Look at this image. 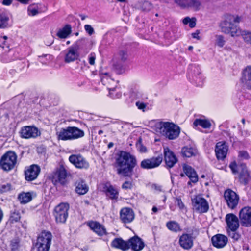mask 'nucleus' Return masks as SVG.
Returning <instances> with one entry per match:
<instances>
[{
	"instance_id": "nucleus-1",
	"label": "nucleus",
	"mask_w": 251,
	"mask_h": 251,
	"mask_svg": "<svg viewBox=\"0 0 251 251\" xmlns=\"http://www.w3.org/2000/svg\"><path fill=\"white\" fill-rule=\"evenodd\" d=\"M241 19V17L237 15H226L225 20L220 24L222 31L232 37L241 36L246 44L251 45V31L242 30L236 25Z\"/></svg>"
},
{
	"instance_id": "nucleus-63",
	"label": "nucleus",
	"mask_w": 251,
	"mask_h": 251,
	"mask_svg": "<svg viewBox=\"0 0 251 251\" xmlns=\"http://www.w3.org/2000/svg\"><path fill=\"white\" fill-rule=\"evenodd\" d=\"M47 56H48L49 57V59H50V57H51L50 55H48V54H43L42 56H39L38 57L39 58H42V57H47Z\"/></svg>"
},
{
	"instance_id": "nucleus-60",
	"label": "nucleus",
	"mask_w": 251,
	"mask_h": 251,
	"mask_svg": "<svg viewBox=\"0 0 251 251\" xmlns=\"http://www.w3.org/2000/svg\"><path fill=\"white\" fill-rule=\"evenodd\" d=\"M20 3L23 4H28L31 0H16Z\"/></svg>"
},
{
	"instance_id": "nucleus-3",
	"label": "nucleus",
	"mask_w": 251,
	"mask_h": 251,
	"mask_svg": "<svg viewBox=\"0 0 251 251\" xmlns=\"http://www.w3.org/2000/svg\"><path fill=\"white\" fill-rule=\"evenodd\" d=\"M154 127L157 133L160 134L169 140L177 138L180 132V129L178 126L170 122L157 123Z\"/></svg>"
},
{
	"instance_id": "nucleus-21",
	"label": "nucleus",
	"mask_w": 251,
	"mask_h": 251,
	"mask_svg": "<svg viewBox=\"0 0 251 251\" xmlns=\"http://www.w3.org/2000/svg\"><path fill=\"white\" fill-rule=\"evenodd\" d=\"M87 226L99 236L106 234V230L104 226L97 221H89L87 223Z\"/></svg>"
},
{
	"instance_id": "nucleus-45",
	"label": "nucleus",
	"mask_w": 251,
	"mask_h": 251,
	"mask_svg": "<svg viewBox=\"0 0 251 251\" xmlns=\"http://www.w3.org/2000/svg\"><path fill=\"white\" fill-rule=\"evenodd\" d=\"M11 188V185L10 183H5L0 185V191L1 193L6 192Z\"/></svg>"
},
{
	"instance_id": "nucleus-5",
	"label": "nucleus",
	"mask_w": 251,
	"mask_h": 251,
	"mask_svg": "<svg viewBox=\"0 0 251 251\" xmlns=\"http://www.w3.org/2000/svg\"><path fill=\"white\" fill-rule=\"evenodd\" d=\"M17 155L12 151L5 153L0 160V166L1 168L6 171L14 168L17 162Z\"/></svg>"
},
{
	"instance_id": "nucleus-58",
	"label": "nucleus",
	"mask_w": 251,
	"mask_h": 251,
	"mask_svg": "<svg viewBox=\"0 0 251 251\" xmlns=\"http://www.w3.org/2000/svg\"><path fill=\"white\" fill-rule=\"evenodd\" d=\"M191 19L189 17H185V18L183 19V23L184 25H187L188 24V23L190 22V20Z\"/></svg>"
},
{
	"instance_id": "nucleus-49",
	"label": "nucleus",
	"mask_w": 251,
	"mask_h": 251,
	"mask_svg": "<svg viewBox=\"0 0 251 251\" xmlns=\"http://www.w3.org/2000/svg\"><path fill=\"white\" fill-rule=\"evenodd\" d=\"M239 157L243 159H248L250 158V156L248 153L245 151H241L239 152Z\"/></svg>"
},
{
	"instance_id": "nucleus-9",
	"label": "nucleus",
	"mask_w": 251,
	"mask_h": 251,
	"mask_svg": "<svg viewBox=\"0 0 251 251\" xmlns=\"http://www.w3.org/2000/svg\"><path fill=\"white\" fill-rule=\"evenodd\" d=\"M192 201L194 209L197 212L205 213L209 209V204L207 201L200 195L192 199Z\"/></svg>"
},
{
	"instance_id": "nucleus-55",
	"label": "nucleus",
	"mask_w": 251,
	"mask_h": 251,
	"mask_svg": "<svg viewBox=\"0 0 251 251\" xmlns=\"http://www.w3.org/2000/svg\"><path fill=\"white\" fill-rule=\"evenodd\" d=\"M196 19L195 18H192L190 20V22L188 23L190 27L193 28L196 26Z\"/></svg>"
},
{
	"instance_id": "nucleus-54",
	"label": "nucleus",
	"mask_w": 251,
	"mask_h": 251,
	"mask_svg": "<svg viewBox=\"0 0 251 251\" xmlns=\"http://www.w3.org/2000/svg\"><path fill=\"white\" fill-rule=\"evenodd\" d=\"M95 55L91 53L89 56V63L90 65H93L95 64Z\"/></svg>"
},
{
	"instance_id": "nucleus-26",
	"label": "nucleus",
	"mask_w": 251,
	"mask_h": 251,
	"mask_svg": "<svg viewBox=\"0 0 251 251\" xmlns=\"http://www.w3.org/2000/svg\"><path fill=\"white\" fill-rule=\"evenodd\" d=\"M67 176L66 171L63 167H60L55 173L53 179L55 182H58L64 184L66 181Z\"/></svg>"
},
{
	"instance_id": "nucleus-11",
	"label": "nucleus",
	"mask_w": 251,
	"mask_h": 251,
	"mask_svg": "<svg viewBox=\"0 0 251 251\" xmlns=\"http://www.w3.org/2000/svg\"><path fill=\"white\" fill-rule=\"evenodd\" d=\"M20 134L22 138H35L40 135V132L35 126H28L22 127Z\"/></svg>"
},
{
	"instance_id": "nucleus-16",
	"label": "nucleus",
	"mask_w": 251,
	"mask_h": 251,
	"mask_svg": "<svg viewBox=\"0 0 251 251\" xmlns=\"http://www.w3.org/2000/svg\"><path fill=\"white\" fill-rule=\"evenodd\" d=\"M162 157L161 156L144 159L141 163V167L146 169L156 168L160 165L162 162Z\"/></svg>"
},
{
	"instance_id": "nucleus-51",
	"label": "nucleus",
	"mask_w": 251,
	"mask_h": 251,
	"mask_svg": "<svg viewBox=\"0 0 251 251\" xmlns=\"http://www.w3.org/2000/svg\"><path fill=\"white\" fill-rule=\"evenodd\" d=\"M151 187L154 190L155 193L163 192L162 186L160 185L154 184L152 185Z\"/></svg>"
},
{
	"instance_id": "nucleus-4",
	"label": "nucleus",
	"mask_w": 251,
	"mask_h": 251,
	"mask_svg": "<svg viewBox=\"0 0 251 251\" xmlns=\"http://www.w3.org/2000/svg\"><path fill=\"white\" fill-rule=\"evenodd\" d=\"M200 234V230L196 227L188 229L186 233H183L179 238V244L185 250L191 249L194 245V241Z\"/></svg>"
},
{
	"instance_id": "nucleus-25",
	"label": "nucleus",
	"mask_w": 251,
	"mask_h": 251,
	"mask_svg": "<svg viewBox=\"0 0 251 251\" xmlns=\"http://www.w3.org/2000/svg\"><path fill=\"white\" fill-rule=\"evenodd\" d=\"M183 170L186 175L193 183H196L198 180V176L195 170L190 166L184 164Z\"/></svg>"
},
{
	"instance_id": "nucleus-43",
	"label": "nucleus",
	"mask_w": 251,
	"mask_h": 251,
	"mask_svg": "<svg viewBox=\"0 0 251 251\" xmlns=\"http://www.w3.org/2000/svg\"><path fill=\"white\" fill-rule=\"evenodd\" d=\"M236 231L237 230H227L228 236L236 241L238 240L240 237V234L238 233Z\"/></svg>"
},
{
	"instance_id": "nucleus-42",
	"label": "nucleus",
	"mask_w": 251,
	"mask_h": 251,
	"mask_svg": "<svg viewBox=\"0 0 251 251\" xmlns=\"http://www.w3.org/2000/svg\"><path fill=\"white\" fill-rule=\"evenodd\" d=\"M115 89V87H109L108 90L109 91V95L113 99L120 98L122 96V93L118 92L115 94L114 91Z\"/></svg>"
},
{
	"instance_id": "nucleus-29",
	"label": "nucleus",
	"mask_w": 251,
	"mask_h": 251,
	"mask_svg": "<svg viewBox=\"0 0 251 251\" xmlns=\"http://www.w3.org/2000/svg\"><path fill=\"white\" fill-rule=\"evenodd\" d=\"M71 140L83 137L84 136L83 130L75 126H69Z\"/></svg>"
},
{
	"instance_id": "nucleus-40",
	"label": "nucleus",
	"mask_w": 251,
	"mask_h": 251,
	"mask_svg": "<svg viewBox=\"0 0 251 251\" xmlns=\"http://www.w3.org/2000/svg\"><path fill=\"white\" fill-rule=\"evenodd\" d=\"M21 218L20 213L18 211H14L11 213L9 218V222L11 223L18 222Z\"/></svg>"
},
{
	"instance_id": "nucleus-39",
	"label": "nucleus",
	"mask_w": 251,
	"mask_h": 251,
	"mask_svg": "<svg viewBox=\"0 0 251 251\" xmlns=\"http://www.w3.org/2000/svg\"><path fill=\"white\" fill-rule=\"evenodd\" d=\"M249 178V174L248 172L246 169H243L242 172L240 173L239 180L240 182L244 184H246Z\"/></svg>"
},
{
	"instance_id": "nucleus-50",
	"label": "nucleus",
	"mask_w": 251,
	"mask_h": 251,
	"mask_svg": "<svg viewBox=\"0 0 251 251\" xmlns=\"http://www.w3.org/2000/svg\"><path fill=\"white\" fill-rule=\"evenodd\" d=\"M132 187V183L131 181H126L122 186V188L124 189H131Z\"/></svg>"
},
{
	"instance_id": "nucleus-28",
	"label": "nucleus",
	"mask_w": 251,
	"mask_h": 251,
	"mask_svg": "<svg viewBox=\"0 0 251 251\" xmlns=\"http://www.w3.org/2000/svg\"><path fill=\"white\" fill-rule=\"evenodd\" d=\"M101 81L104 85L107 86L108 89L109 87H116L117 82L112 79L107 73L102 75Z\"/></svg>"
},
{
	"instance_id": "nucleus-24",
	"label": "nucleus",
	"mask_w": 251,
	"mask_h": 251,
	"mask_svg": "<svg viewBox=\"0 0 251 251\" xmlns=\"http://www.w3.org/2000/svg\"><path fill=\"white\" fill-rule=\"evenodd\" d=\"M130 248L134 251H140L144 247V243L138 236H134L128 240Z\"/></svg>"
},
{
	"instance_id": "nucleus-15",
	"label": "nucleus",
	"mask_w": 251,
	"mask_h": 251,
	"mask_svg": "<svg viewBox=\"0 0 251 251\" xmlns=\"http://www.w3.org/2000/svg\"><path fill=\"white\" fill-rule=\"evenodd\" d=\"M228 147L225 141L218 142L215 146V151L218 160H224L227 154Z\"/></svg>"
},
{
	"instance_id": "nucleus-56",
	"label": "nucleus",
	"mask_w": 251,
	"mask_h": 251,
	"mask_svg": "<svg viewBox=\"0 0 251 251\" xmlns=\"http://www.w3.org/2000/svg\"><path fill=\"white\" fill-rule=\"evenodd\" d=\"M230 168H231L233 173H236L237 172V171L236 170V165L235 164H231L230 165Z\"/></svg>"
},
{
	"instance_id": "nucleus-20",
	"label": "nucleus",
	"mask_w": 251,
	"mask_h": 251,
	"mask_svg": "<svg viewBox=\"0 0 251 251\" xmlns=\"http://www.w3.org/2000/svg\"><path fill=\"white\" fill-rule=\"evenodd\" d=\"M164 160L168 168L173 167L177 162V159L174 153L169 148L164 149Z\"/></svg>"
},
{
	"instance_id": "nucleus-53",
	"label": "nucleus",
	"mask_w": 251,
	"mask_h": 251,
	"mask_svg": "<svg viewBox=\"0 0 251 251\" xmlns=\"http://www.w3.org/2000/svg\"><path fill=\"white\" fill-rule=\"evenodd\" d=\"M136 105L138 108L140 110L144 111V109L146 107V104L143 102H140V101H137L136 102Z\"/></svg>"
},
{
	"instance_id": "nucleus-61",
	"label": "nucleus",
	"mask_w": 251,
	"mask_h": 251,
	"mask_svg": "<svg viewBox=\"0 0 251 251\" xmlns=\"http://www.w3.org/2000/svg\"><path fill=\"white\" fill-rule=\"evenodd\" d=\"M177 203H178V205H179V206L180 208H182L184 207V204H183V202H182V201H181V200L177 199Z\"/></svg>"
},
{
	"instance_id": "nucleus-18",
	"label": "nucleus",
	"mask_w": 251,
	"mask_h": 251,
	"mask_svg": "<svg viewBox=\"0 0 251 251\" xmlns=\"http://www.w3.org/2000/svg\"><path fill=\"white\" fill-rule=\"evenodd\" d=\"M226 222L227 225V230H237L239 227L238 217L232 213L227 214L226 216Z\"/></svg>"
},
{
	"instance_id": "nucleus-23",
	"label": "nucleus",
	"mask_w": 251,
	"mask_h": 251,
	"mask_svg": "<svg viewBox=\"0 0 251 251\" xmlns=\"http://www.w3.org/2000/svg\"><path fill=\"white\" fill-rule=\"evenodd\" d=\"M211 240L213 245L217 248L224 247L228 241L227 238L222 234L214 235L212 237Z\"/></svg>"
},
{
	"instance_id": "nucleus-44",
	"label": "nucleus",
	"mask_w": 251,
	"mask_h": 251,
	"mask_svg": "<svg viewBox=\"0 0 251 251\" xmlns=\"http://www.w3.org/2000/svg\"><path fill=\"white\" fill-rule=\"evenodd\" d=\"M216 44L220 47H223L225 44V40L222 35H216Z\"/></svg>"
},
{
	"instance_id": "nucleus-31",
	"label": "nucleus",
	"mask_w": 251,
	"mask_h": 251,
	"mask_svg": "<svg viewBox=\"0 0 251 251\" xmlns=\"http://www.w3.org/2000/svg\"><path fill=\"white\" fill-rule=\"evenodd\" d=\"M75 191L79 195H84L88 191V187L83 180H78L76 182Z\"/></svg>"
},
{
	"instance_id": "nucleus-52",
	"label": "nucleus",
	"mask_w": 251,
	"mask_h": 251,
	"mask_svg": "<svg viewBox=\"0 0 251 251\" xmlns=\"http://www.w3.org/2000/svg\"><path fill=\"white\" fill-rule=\"evenodd\" d=\"M28 14L31 16H35L38 13V11L35 8H32L29 6L28 8Z\"/></svg>"
},
{
	"instance_id": "nucleus-38",
	"label": "nucleus",
	"mask_w": 251,
	"mask_h": 251,
	"mask_svg": "<svg viewBox=\"0 0 251 251\" xmlns=\"http://www.w3.org/2000/svg\"><path fill=\"white\" fill-rule=\"evenodd\" d=\"M9 17L4 12H0V28H5L8 26Z\"/></svg>"
},
{
	"instance_id": "nucleus-30",
	"label": "nucleus",
	"mask_w": 251,
	"mask_h": 251,
	"mask_svg": "<svg viewBox=\"0 0 251 251\" xmlns=\"http://www.w3.org/2000/svg\"><path fill=\"white\" fill-rule=\"evenodd\" d=\"M57 139L63 141L71 140L69 126L61 128L56 133Z\"/></svg>"
},
{
	"instance_id": "nucleus-14",
	"label": "nucleus",
	"mask_w": 251,
	"mask_h": 251,
	"mask_svg": "<svg viewBox=\"0 0 251 251\" xmlns=\"http://www.w3.org/2000/svg\"><path fill=\"white\" fill-rule=\"evenodd\" d=\"M70 162L79 169H87L89 167L88 161L80 154H73L69 158Z\"/></svg>"
},
{
	"instance_id": "nucleus-64",
	"label": "nucleus",
	"mask_w": 251,
	"mask_h": 251,
	"mask_svg": "<svg viewBox=\"0 0 251 251\" xmlns=\"http://www.w3.org/2000/svg\"><path fill=\"white\" fill-rule=\"evenodd\" d=\"M3 218V212L1 209L0 208V223L1 222Z\"/></svg>"
},
{
	"instance_id": "nucleus-12",
	"label": "nucleus",
	"mask_w": 251,
	"mask_h": 251,
	"mask_svg": "<svg viewBox=\"0 0 251 251\" xmlns=\"http://www.w3.org/2000/svg\"><path fill=\"white\" fill-rule=\"evenodd\" d=\"M241 224L245 227L251 226V207L246 206L242 208L239 214Z\"/></svg>"
},
{
	"instance_id": "nucleus-35",
	"label": "nucleus",
	"mask_w": 251,
	"mask_h": 251,
	"mask_svg": "<svg viewBox=\"0 0 251 251\" xmlns=\"http://www.w3.org/2000/svg\"><path fill=\"white\" fill-rule=\"evenodd\" d=\"M32 195L30 192L22 193L19 195L18 199L22 204H25L31 201Z\"/></svg>"
},
{
	"instance_id": "nucleus-47",
	"label": "nucleus",
	"mask_w": 251,
	"mask_h": 251,
	"mask_svg": "<svg viewBox=\"0 0 251 251\" xmlns=\"http://www.w3.org/2000/svg\"><path fill=\"white\" fill-rule=\"evenodd\" d=\"M136 146L140 152H145L146 151V148L142 144L141 138L139 139L136 144Z\"/></svg>"
},
{
	"instance_id": "nucleus-48",
	"label": "nucleus",
	"mask_w": 251,
	"mask_h": 251,
	"mask_svg": "<svg viewBox=\"0 0 251 251\" xmlns=\"http://www.w3.org/2000/svg\"><path fill=\"white\" fill-rule=\"evenodd\" d=\"M84 29L89 35H92L94 33V29L91 25H85Z\"/></svg>"
},
{
	"instance_id": "nucleus-27",
	"label": "nucleus",
	"mask_w": 251,
	"mask_h": 251,
	"mask_svg": "<svg viewBox=\"0 0 251 251\" xmlns=\"http://www.w3.org/2000/svg\"><path fill=\"white\" fill-rule=\"evenodd\" d=\"M111 246L115 248L121 249L124 251H126L130 248L128 241H125L121 238L114 239L111 243Z\"/></svg>"
},
{
	"instance_id": "nucleus-10",
	"label": "nucleus",
	"mask_w": 251,
	"mask_h": 251,
	"mask_svg": "<svg viewBox=\"0 0 251 251\" xmlns=\"http://www.w3.org/2000/svg\"><path fill=\"white\" fill-rule=\"evenodd\" d=\"M224 196L229 208L234 209L237 207L239 197L234 191L228 189L225 191Z\"/></svg>"
},
{
	"instance_id": "nucleus-34",
	"label": "nucleus",
	"mask_w": 251,
	"mask_h": 251,
	"mask_svg": "<svg viewBox=\"0 0 251 251\" xmlns=\"http://www.w3.org/2000/svg\"><path fill=\"white\" fill-rule=\"evenodd\" d=\"M181 152L184 156L190 157L196 154L197 150L192 147L186 146L182 149Z\"/></svg>"
},
{
	"instance_id": "nucleus-41",
	"label": "nucleus",
	"mask_w": 251,
	"mask_h": 251,
	"mask_svg": "<svg viewBox=\"0 0 251 251\" xmlns=\"http://www.w3.org/2000/svg\"><path fill=\"white\" fill-rule=\"evenodd\" d=\"M10 247L12 251H18L20 247V239L15 238L10 243Z\"/></svg>"
},
{
	"instance_id": "nucleus-57",
	"label": "nucleus",
	"mask_w": 251,
	"mask_h": 251,
	"mask_svg": "<svg viewBox=\"0 0 251 251\" xmlns=\"http://www.w3.org/2000/svg\"><path fill=\"white\" fill-rule=\"evenodd\" d=\"M199 31L197 30L195 32L192 33V36L194 38H196V39H199L200 37L199 36Z\"/></svg>"
},
{
	"instance_id": "nucleus-8",
	"label": "nucleus",
	"mask_w": 251,
	"mask_h": 251,
	"mask_svg": "<svg viewBox=\"0 0 251 251\" xmlns=\"http://www.w3.org/2000/svg\"><path fill=\"white\" fill-rule=\"evenodd\" d=\"M79 44L78 41L76 42L72 46L66 49L65 50L64 61L66 63H69L77 60L79 56Z\"/></svg>"
},
{
	"instance_id": "nucleus-2",
	"label": "nucleus",
	"mask_w": 251,
	"mask_h": 251,
	"mask_svg": "<svg viewBox=\"0 0 251 251\" xmlns=\"http://www.w3.org/2000/svg\"><path fill=\"white\" fill-rule=\"evenodd\" d=\"M116 164L118 174L129 176L132 175L133 169L136 165V160L129 153L122 151L116 159Z\"/></svg>"
},
{
	"instance_id": "nucleus-17",
	"label": "nucleus",
	"mask_w": 251,
	"mask_h": 251,
	"mask_svg": "<svg viewBox=\"0 0 251 251\" xmlns=\"http://www.w3.org/2000/svg\"><path fill=\"white\" fill-rule=\"evenodd\" d=\"M120 218L123 223H130L134 219L135 214L131 208L124 207L120 210Z\"/></svg>"
},
{
	"instance_id": "nucleus-7",
	"label": "nucleus",
	"mask_w": 251,
	"mask_h": 251,
	"mask_svg": "<svg viewBox=\"0 0 251 251\" xmlns=\"http://www.w3.org/2000/svg\"><path fill=\"white\" fill-rule=\"evenodd\" d=\"M69 205L67 203H61L56 206L53 211L55 221L57 223H65L68 217Z\"/></svg>"
},
{
	"instance_id": "nucleus-32",
	"label": "nucleus",
	"mask_w": 251,
	"mask_h": 251,
	"mask_svg": "<svg viewBox=\"0 0 251 251\" xmlns=\"http://www.w3.org/2000/svg\"><path fill=\"white\" fill-rule=\"evenodd\" d=\"M106 195L111 199H116L118 196V192L110 184H106L104 187Z\"/></svg>"
},
{
	"instance_id": "nucleus-6",
	"label": "nucleus",
	"mask_w": 251,
	"mask_h": 251,
	"mask_svg": "<svg viewBox=\"0 0 251 251\" xmlns=\"http://www.w3.org/2000/svg\"><path fill=\"white\" fill-rule=\"evenodd\" d=\"M52 238V236L50 232H42L37 239V251H49L51 244Z\"/></svg>"
},
{
	"instance_id": "nucleus-37",
	"label": "nucleus",
	"mask_w": 251,
	"mask_h": 251,
	"mask_svg": "<svg viewBox=\"0 0 251 251\" xmlns=\"http://www.w3.org/2000/svg\"><path fill=\"white\" fill-rule=\"evenodd\" d=\"M193 125L195 126H200L204 128H209L211 125L210 122L208 120L201 119H196L194 121Z\"/></svg>"
},
{
	"instance_id": "nucleus-13",
	"label": "nucleus",
	"mask_w": 251,
	"mask_h": 251,
	"mask_svg": "<svg viewBox=\"0 0 251 251\" xmlns=\"http://www.w3.org/2000/svg\"><path fill=\"white\" fill-rule=\"evenodd\" d=\"M175 2L182 8H190L195 11L200 10L201 7L199 0H175Z\"/></svg>"
},
{
	"instance_id": "nucleus-46",
	"label": "nucleus",
	"mask_w": 251,
	"mask_h": 251,
	"mask_svg": "<svg viewBox=\"0 0 251 251\" xmlns=\"http://www.w3.org/2000/svg\"><path fill=\"white\" fill-rule=\"evenodd\" d=\"M119 55L121 60L123 62L126 61L128 57L126 51L124 50H121L119 51Z\"/></svg>"
},
{
	"instance_id": "nucleus-59",
	"label": "nucleus",
	"mask_w": 251,
	"mask_h": 251,
	"mask_svg": "<svg viewBox=\"0 0 251 251\" xmlns=\"http://www.w3.org/2000/svg\"><path fill=\"white\" fill-rule=\"evenodd\" d=\"M12 3V0H3L2 4L5 5H9Z\"/></svg>"
},
{
	"instance_id": "nucleus-36",
	"label": "nucleus",
	"mask_w": 251,
	"mask_h": 251,
	"mask_svg": "<svg viewBox=\"0 0 251 251\" xmlns=\"http://www.w3.org/2000/svg\"><path fill=\"white\" fill-rule=\"evenodd\" d=\"M167 227L171 231L174 232H177L181 231L179 224L176 221H169L166 224Z\"/></svg>"
},
{
	"instance_id": "nucleus-19",
	"label": "nucleus",
	"mask_w": 251,
	"mask_h": 251,
	"mask_svg": "<svg viewBox=\"0 0 251 251\" xmlns=\"http://www.w3.org/2000/svg\"><path fill=\"white\" fill-rule=\"evenodd\" d=\"M40 172V168L37 165H31L25 172V178L27 181H32L38 176Z\"/></svg>"
},
{
	"instance_id": "nucleus-62",
	"label": "nucleus",
	"mask_w": 251,
	"mask_h": 251,
	"mask_svg": "<svg viewBox=\"0 0 251 251\" xmlns=\"http://www.w3.org/2000/svg\"><path fill=\"white\" fill-rule=\"evenodd\" d=\"M53 43V40H51L50 41H46L45 44L47 46H50Z\"/></svg>"
},
{
	"instance_id": "nucleus-33",
	"label": "nucleus",
	"mask_w": 251,
	"mask_h": 251,
	"mask_svg": "<svg viewBox=\"0 0 251 251\" xmlns=\"http://www.w3.org/2000/svg\"><path fill=\"white\" fill-rule=\"evenodd\" d=\"M71 26L69 25H66L62 29H60L57 33V36L60 38H66L71 33Z\"/></svg>"
},
{
	"instance_id": "nucleus-22",
	"label": "nucleus",
	"mask_w": 251,
	"mask_h": 251,
	"mask_svg": "<svg viewBox=\"0 0 251 251\" xmlns=\"http://www.w3.org/2000/svg\"><path fill=\"white\" fill-rule=\"evenodd\" d=\"M241 81L246 87L251 89V66H247L243 70Z\"/></svg>"
}]
</instances>
